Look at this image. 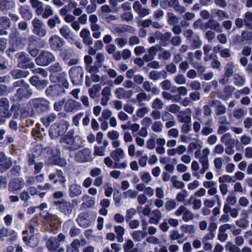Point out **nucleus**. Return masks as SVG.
<instances>
[{
    "mask_svg": "<svg viewBox=\"0 0 252 252\" xmlns=\"http://www.w3.org/2000/svg\"><path fill=\"white\" fill-rule=\"evenodd\" d=\"M225 248L226 251H228L230 252H240V249L230 242H228L226 243Z\"/></svg>",
    "mask_w": 252,
    "mask_h": 252,
    "instance_id": "864d4df0",
    "label": "nucleus"
},
{
    "mask_svg": "<svg viewBox=\"0 0 252 252\" xmlns=\"http://www.w3.org/2000/svg\"><path fill=\"white\" fill-rule=\"evenodd\" d=\"M59 156L60 152L57 150V159L55 160V163L61 167L66 166L67 164L66 160L63 158H62Z\"/></svg>",
    "mask_w": 252,
    "mask_h": 252,
    "instance_id": "603ef678",
    "label": "nucleus"
},
{
    "mask_svg": "<svg viewBox=\"0 0 252 252\" xmlns=\"http://www.w3.org/2000/svg\"><path fill=\"white\" fill-rule=\"evenodd\" d=\"M77 221L78 224L83 228H87L90 224V221L88 219L87 214H80L77 218Z\"/></svg>",
    "mask_w": 252,
    "mask_h": 252,
    "instance_id": "412c9836",
    "label": "nucleus"
},
{
    "mask_svg": "<svg viewBox=\"0 0 252 252\" xmlns=\"http://www.w3.org/2000/svg\"><path fill=\"white\" fill-rule=\"evenodd\" d=\"M200 165L198 162L196 160H193L191 163V170L192 172V175L197 179H200V176L199 175L198 171Z\"/></svg>",
    "mask_w": 252,
    "mask_h": 252,
    "instance_id": "2f4dec72",
    "label": "nucleus"
},
{
    "mask_svg": "<svg viewBox=\"0 0 252 252\" xmlns=\"http://www.w3.org/2000/svg\"><path fill=\"white\" fill-rule=\"evenodd\" d=\"M205 27L214 30L217 32H222V29L220 24L218 22L213 19H211L206 23Z\"/></svg>",
    "mask_w": 252,
    "mask_h": 252,
    "instance_id": "4be33fe9",
    "label": "nucleus"
},
{
    "mask_svg": "<svg viewBox=\"0 0 252 252\" xmlns=\"http://www.w3.org/2000/svg\"><path fill=\"white\" fill-rule=\"evenodd\" d=\"M30 83L38 89H44L47 84V81L46 80H40L39 77L36 76H32L30 78Z\"/></svg>",
    "mask_w": 252,
    "mask_h": 252,
    "instance_id": "f3484780",
    "label": "nucleus"
},
{
    "mask_svg": "<svg viewBox=\"0 0 252 252\" xmlns=\"http://www.w3.org/2000/svg\"><path fill=\"white\" fill-rule=\"evenodd\" d=\"M135 31V29L130 26L124 25L118 28L119 32L134 33Z\"/></svg>",
    "mask_w": 252,
    "mask_h": 252,
    "instance_id": "de8ad7c7",
    "label": "nucleus"
},
{
    "mask_svg": "<svg viewBox=\"0 0 252 252\" xmlns=\"http://www.w3.org/2000/svg\"><path fill=\"white\" fill-rule=\"evenodd\" d=\"M25 186V182L22 178H15L9 183L8 190L15 193L22 189Z\"/></svg>",
    "mask_w": 252,
    "mask_h": 252,
    "instance_id": "6e6552de",
    "label": "nucleus"
},
{
    "mask_svg": "<svg viewBox=\"0 0 252 252\" xmlns=\"http://www.w3.org/2000/svg\"><path fill=\"white\" fill-rule=\"evenodd\" d=\"M63 43V39L57 35H52L49 39V44L51 49L56 51L61 50Z\"/></svg>",
    "mask_w": 252,
    "mask_h": 252,
    "instance_id": "1a4fd4ad",
    "label": "nucleus"
},
{
    "mask_svg": "<svg viewBox=\"0 0 252 252\" xmlns=\"http://www.w3.org/2000/svg\"><path fill=\"white\" fill-rule=\"evenodd\" d=\"M163 106V103L162 100L158 98H156L152 104V107L155 109H161Z\"/></svg>",
    "mask_w": 252,
    "mask_h": 252,
    "instance_id": "680f3d73",
    "label": "nucleus"
},
{
    "mask_svg": "<svg viewBox=\"0 0 252 252\" xmlns=\"http://www.w3.org/2000/svg\"><path fill=\"white\" fill-rule=\"evenodd\" d=\"M54 14V11L50 5H46L44 9L42 17L44 19H47Z\"/></svg>",
    "mask_w": 252,
    "mask_h": 252,
    "instance_id": "a18cd8bd",
    "label": "nucleus"
},
{
    "mask_svg": "<svg viewBox=\"0 0 252 252\" xmlns=\"http://www.w3.org/2000/svg\"><path fill=\"white\" fill-rule=\"evenodd\" d=\"M150 111L148 107H143L138 109L136 112V115L139 118H143L145 115L148 114Z\"/></svg>",
    "mask_w": 252,
    "mask_h": 252,
    "instance_id": "5fc2aeb1",
    "label": "nucleus"
},
{
    "mask_svg": "<svg viewBox=\"0 0 252 252\" xmlns=\"http://www.w3.org/2000/svg\"><path fill=\"white\" fill-rule=\"evenodd\" d=\"M11 236V239L14 240L17 236V233L12 229L2 227L0 229V240H3L5 237Z\"/></svg>",
    "mask_w": 252,
    "mask_h": 252,
    "instance_id": "4468645a",
    "label": "nucleus"
},
{
    "mask_svg": "<svg viewBox=\"0 0 252 252\" xmlns=\"http://www.w3.org/2000/svg\"><path fill=\"white\" fill-rule=\"evenodd\" d=\"M46 246L51 252H64L63 248H59L60 244L55 237H51L46 242Z\"/></svg>",
    "mask_w": 252,
    "mask_h": 252,
    "instance_id": "f8f14e48",
    "label": "nucleus"
},
{
    "mask_svg": "<svg viewBox=\"0 0 252 252\" xmlns=\"http://www.w3.org/2000/svg\"><path fill=\"white\" fill-rule=\"evenodd\" d=\"M75 160L80 163L92 161L93 158L91 150L89 148H84L78 151L75 154Z\"/></svg>",
    "mask_w": 252,
    "mask_h": 252,
    "instance_id": "423d86ee",
    "label": "nucleus"
},
{
    "mask_svg": "<svg viewBox=\"0 0 252 252\" xmlns=\"http://www.w3.org/2000/svg\"><path fill=\"white\" fill-rule=\"evenodd\" d=\"M179 22L178 18L173 13H167V22L170 25L177 24Z\"/></svg>",
    "mask_w": 252,
    "mask_h": 252,
    "instance_id": "c03bdc74",
    "label": "nucleus"
},
{
    "mask_svg": "<svg viewBox=\"0 0 252 252\" xmlns=\"http://www.w3.org/2000/svg\"><path fill=\"white\" fill-rule=\"evenodd\" d=\"M115 95L118 99H126L133 95V92L130 90H126L124 88H117L114 92Z\"/></svg>",
    "mask_w": 252,
    "mask_h": 252,
    "instance_id": "ddd939ff",
    "label": "nucleus"
},
{
    "mask_svg": "<svg viewBox=\"0 0 252 252\" xmlns=\"http://www.w3.org/2000/svg\"><path fill=\"white\" fill-rule=\"evenodd\" d=\"M110 156L114 159L115 162H119L125 158V151L121 148H118L111 153Z\"/></svg>",
    "mask_w": 252,
    "mask_h": 252,
    "instance_id": "2eb2a0df",
    "label": "nucleus"
},
{
    "mask_svg": "<svg viewBox=\"0 0 252 252\" xmlns=\"http://www.w3.org/2000/svg\"><path fill=\"white\" fill-rule=\"evenodd\" d=\"M55 60V56L50 52L42 51L35 60L36 63L40 66H46Z\"/></svg>",
    "mask_w": 252,
    "mask_h": 252,
    "instance_id": "20e7f679",
    "label": "nucleus"
},
{
    "mask_svg": "<svg viewBox=\"0 0 252 252\" xmlns=\"http://www.w3.org/2000/svg\"><path fill=\"white\" fill-rule=\"evenodd\" d=\"M60 33L65 39L69 40L74 39L73 33L71 32L70 28L67 25H64L60 30Z\"/></svg>",
    "mask_w": 252,
    "mask_h": 252,
    "instance_id": "aec40b11",
    "label": "nucleus"
},
{
    "mask_svg": "<svg viewBox=\"0 0 252 252\" xmlns=\"http://www.w3.org/2000/svg\"><path fill=\"white\" fill-rule=\"evenodd\" d=\"M140 177L141 180L146 184H148L152 180V177L150 173L147 171H143L140 173Z\"/></svg>",
    "mask_w": 252,
    "mask_h": 252,
    "instance_id": "a19ab883",
    "label": "nucleus"
},
{
    "mask_svg": "<svg viewBox=\"0 0 252 252\" xmlns=\"http://www.w3.org/2000/svg\"><path fill=\"white\" fill-rule=\"evenodd\" d=\"M33 26L32 32L40 37H44L47 34V31L43 21L37 18H34L32 22Z\"/></svg>",
    "mask_w": 252,
    "mask_h": 252,
    "instance_id": "39448f33",
    "label": "nucleus"
},
{
    "mask_svg": "<svg viewBox=\"0 0 252 252\" xmlns=\"http://www.w3.org/2000/svg\"><path fill=\"white\" fill-rule=\"evenodd\" d=\"M192 201L193 205L192 208L194 210H198L201 208L202 202L200 199H196L191 196L189 200V203L190 204Z\"/></svg>",
    "mask_w": 252,
    "mask_h": 252,
    "instance_id": "ea45409f",
    "label": "nucleus"
},
{
    "mask_svg": "<svg viewBox=\"0 0 252 252\" xmlns=\"http://www.w3.org/2000/svg\"><path fill=\"white\" fill-rule=\"evenodd\" d=\"M171 182L174 187L177 189H182L185 186V184L182 181L179 180L177 177L176 176L172 177L171 179Z\"/></svg>",
    "mask_w": 252,
    "mask_h": 252,
    "instance_id": "72a5a7b5",
    "label": "nucleus"
},
{
    "mask_svg": "<svg viewBox=\"0 0 252 252\" xmlns=\"http://www.w3.org/2000/svg\"><path fill=\"white\" fill-rule=\"evenodd\" d=\"M177 207V203L173 199H170L165 202L164 207L167 211H171Z\"/></svg>",
    "mask_w": 252,
    "mask_h": 252,
    "instance_id": "37998d69",
    "label": "nucleus"
},
{
    "mask_svg": "<svg viewBox=\"0 0 252 252\" xmlns=\"http://www.w3.org/2000/svg\"><path fill=\"white\" fill-rule=\"evenodd\" d=\"M152 214L153 216L149 219V223L156 225L158 224L162 217L161 211L158 209H154L152 211Z\"/></svg>",
    "mask_w": 252,
    "mask_h": 252,
    "instance_id": "a211bd4d",
    "label": "nucleus"
},
{
    "mask_svg": "<svg viewBox=\"0 0 252 252\" xmlns=\"http://www.w3.org/2000/svg\"><path fill=\"white\" fill-rule=\"evenodd\" d=\"M177 118L178 121L182 123L187 124L191 122L190 116L185 114L183 111L179 112Z\"/></svg>",
    "mask_w": 252,
    "mask_h": 252,
    "instance_id": "c9c22d12",
    "label": "nucleus"
},
{
    "mask_svg": "<svg viewBox=\"0 0 252 252\" xmlns=\"http://www.w3.org/2000/svg\"><path fill=\"white\" fill-rule=\"evenodd\" d=\"M200 147V141L198 139H195L193 140L188 146V150L189 151H193L195 149Z\"/></svg>",
    "mask_w": 252,
    "mask_h": 252,
    "instance_id": "6e6d98bb",
    "label": "nucleus"
},
{
    "mask_svg": "<svg viewBox=\"0 0 252 252\" xmlns=\"http://www.w3.org/2000/svg\"><path fill=\"white\" fill-rule=\"evenodd\" d=\"M60 143L66 149L76 150L83 146L84 141L82 138L78 135L74 137L65 136L60 139Z\"/></svg>",
    "mask_w": 252,
    "mask_h": 252,
    "instance_id": "f257e3e1",
    "label": "nucleus"
},
{
    "mask_svg": "<svg viewBox=\"0 0 252 252\" xmlns=\"http://www.w3.org/2000/svg\"><path fill=\"white\" fill-rule=\"evenodd\" d=\"M0 25L1 27L4 29L9 28L10 26V21L7 17H2L0 18Z\"/></svg>",
    "mask_w": 252,
    "mask_h": 252,
    "instance_id": "4d7b16f0",
    "label": "nucleus"
},
{
    "mask_svg": "<svg viewBox=\"0 0 252 252\" xmlns=\"http://www.w3.org/2000/svg\"><path fill=\"white\" fill-rule=\"evenodd\" d=\"M70 77L72 82L75 84H79L83 77V68L80 66H75L70 69Z\"/></svg>",
    "mask_w": 252,
    "mask_h": 252,
    "instance_id": "0eeeda50",
    "label": "nucleus"
},
{
    "mask_svg": "<svg viewBox=\"0 0 252 252\" xmlns=\"http://www.w3.org/2000/svg\"><path fill=\"white\" fill-rule=\"evenodd\" d=\"M115 43L119 48H123L127 43V39L124 37H118L115 40Z\"/></svg>",
    "mask_w": 252,
    "mask_h": 252,
    "instance_id": "052dcab7",
    "label": "nucleus"
},
{
    "mask_svg": "<svg viewBox=\"0 0 252 252\" xmlns=\"http://www.w3.org/2000/svg\"><path fill=\"white\" fill-rule=\"evenodd\" d=\"M147 236V234L141 230H136L133 232L132 237L137 241H140Z\"/></svg>",
    "mask_w": 252,
    "mask_h": 252,
    "instance_id": "58836bf2",
    "label": "nucleus"
},
{
    "mask_svg": "<svg viewBox=\"0 0 252 252\" xmlns=\"http://www.w3.org/2000/svg\"><path fill=\"white\" fill-rule=\"evenodd\" d=\"M151 99V96L147 95L144 92H141L138 94L136 95V102L139 105L143 104L144 101H149Z\"/></svg>",
    "mask_w": 252,
    "mask_h": 252,
    "instance_id": "c756f323",
    "label": "nucleus"
},
{
    "mask_svg": "<svg viewBox=\"0 0 252 252\" xmlns=\"http://www.w3.org/2000/svg\"><path fill=\"white\" fill-rule=\"evenodd\" d=\"M211 106L215 105L216 109L215 113L217 115H221L225 113L226 107L224 105H222L221 103L218 100H213L209 103Z\"/></svg>",
    "mask_w": 252,
    "mask_h": 252,
    "instance_id": "dca6fc26",
    "label": "nucleus"
},
{
    "mask_svg": "<svg viewBox=\"0 0 252 252\" xmlns=\"http://www.w3.org/2000/svg\"><path fill=\"white\" fill-rule=\"evenodd\" d=\"M137 210L138 211L142 210V213L146 216H149V215L151 213V209L149 205H146L144 207L140 206H138L137 208Z\"/></svg>",
    "mask_w": 252,
    "mask_h": 252,
    "instance_id": "bf43d9fd",
    "label": "nucleus"
},
{
    "mask_svg": "<svg viewBox=\"0 0 252 252\" xmlns=\"http://www.w3.org/2000/svg\"><path fill=\"white\" fill-rule=\"evenodd\" d=\"M105 148L102 146H95L94 147V155L95 156L103 157L105 156Z\"/></svg>",
    "mask_w": 252,
    "mask_h": 252,
    "instance_id": "49530a36",
    "label": "nucleus"
},
{
    "mask_svg": "<svg viewBox=\"0 0 252 252\" xmlns=\"http://www.w3.org/2000/svg\"><path fill=\"white\" fill-rule=\"evenodd\" d=\"M244 23L245 24L248 26H251V23H252V12H247L244 15Z\"/></svg>",
    "mask_w": 252,
    "mask_h": 252,
    "instance_id": "338daca9",
    "label": "nucleus"
},
{
    "mask_svg": "<svg viewBox=\"0 0 252 252\" xmlns=\"http://www.w3.org/2000/svg\"><path fill=\"white\" fill-rule=\"evenodd\" d=\"M69 126L67 121L62 122L58 126H52L50 129L49 134L52 139H56L58 136L63 135L65 133Z\"/></svg>",
    "mask_w": 252,
    "mask_h": 252,
    "instance_id": "7ed1b4c3",
    "label": "nucleus"
},
{
    "mask_svg": "<svg viewBox=\"0 0 252 252\" xmlns=\"http://www.w3.org/2000/svg\"><path fill=\"white\" fill-rule=\"evenodd\" d=\"M29 87V85H26L25 86H23L22 88H19L17 90L18 96L20 98L30 96L31 93L28 90Z\"/></svg>",
    "mask_w": 252,
    "mask_h": 252,
    "instance_id": "7c9ffc66",
    "label": "nucleus"
},
{
    "mask_svg": "<svg viewBox=\"0 0 252 252\" xmlns=\"http://www.w3.org/2000/svg\"><path fill=\"white\" fill-rule=\"evenodd\" d=\"M38 226V222L36 219H33L28 224V228L31 234L34 233L36 227Z\"/></svg>",
    "mask_w": 252,
    "mask_h": 252,
    "instance_id": "8fccbe9b",
    "label": "nucleus"
},
{
    "mask_svg": "<svg viewBox=\"0 0 252 252\" xmlns=\"http://www.w3.org/2000/svg\"><path fill=\"white\" fill-rule=\"evenodd\" d=\"M82 109V104L72 99H68L64 103V110L66 112L77 111Z\"/></svg>",
    "mask_w": 252,
    "mask_h": 252,
    "instance_id": "9b49d317",
    "label": "nucleus"
},
{
    "mask_svg": "<svg viewBox=\"0 0 252 252\" xmlns=\"http://www.w3.org/2000/svg\"><path fill=\"white\" fill-rule=\"evenodd\" d=\"M49 180L53 181L54 184L60 183L64 185L66 182V178L62 170H57L56 171L50 173L48 176Z\"/></svg>",
    "mask_w": 252,
    "mask_h": 252,
    "instance_id": "9d476101",
    "label": "nucleus"
},
{
    "mask_svg": "<svg viewBox=\"0 0 252 252\" xmlns=\"http://www.w3.org/2000/svg\"><path fill=\"white\" fill-rule=\"evenodd\" d=\"M193 218V214L189 209L187 210V211L185 212L184 215H183L182 216V220L185 222H188L189 221L192 220Z\"/></svg>",
    "mask_w": 252,
    "mask_h": 252,
    "instance_id": "e2e57ef3",
    "label": "nucleus"
},
{
    "mask_svg": "<svg viewBox=\"0 0 252 252\" xmlns=\"http://www.w3.org/2000/svg\"><path fill=\"white\" fill-rule=\"evenodd\" d=\"M138 195V192L133 189H129L123 192L124 199H134Z\"/></svg>",
    "mask_w": 252,
    "mask_h": 252,
    "instance_id": "e433bc0d",
    "label": "nucleus"
},
{
    "mask_svg": "<svg viewBox=\"0 0 252 252\" xmlns=\"http://www.w3.org/2000/svg\"><path fill=\"white\" fill-rule=\"evenodd\" d=\"M23 239L27 245H29L32 247H34L37 246L39 242L38 237L37 235H32L30 236L28 241V238L27 237H24Z\"/></svg>",
    "mask_w": 252,
    "mask_h": 252,
    "instance_id": "393cba45",
    "label": "nucleus"
},
{
    "mask_svg": "<svg viewBox=\"0 0 252 252\" xmlns=\"http://www.w3.org/2000/svg\"><path fill=\"white\" fill-rule=\"evenodd\" d=\"M69 191L71 197L77 196L82 193V188L79 185L73 184L69 186Z\"/></svg>",
    "mask_w": 252,
    "mask_h": 252,
    "instance_id": "b1692460",
    "label": "nucleus"
},
{
    "mask_svg": "<svg viewBox=\"0 0 252 252\" xmlns=\"http://www.w3.org/2000/svg\"><path fill=\"white\" fill-rule=\"evenodd\" d=\"M46 220L51 226L56 225L59 221L57 216L55 215H49L46 216Z\"/></svg>",
    "mask_w": 252,
    "mask_h": 252,
    "instance_id": "13d9d810",
    "label": "nucleus"
},
{
    "mask_svg": "<svg viewBox=\"0 0 252 252\" xmlns=\"http://www.w3.org/2000/svg\"><path fill=\"white\" fill-rule=\"evenodd\" d=\"M181 107L176 104H172L167 107V110L171 113L176 114L180 111Z\"/></svg>",
    "mask_w": 252,
    "mask_h": 252,
    "instance_id": "69168bd1",
    "label": "nucleus"
},
{
    "mask_svg": "<svg viewBox=\"0 0 252 252\" xmlns=\"http://www.w3.org/2000/svg\"><path fill=\"white\" fill-rule=\"evenodd\" d=\"M163 124L159 121H155L152 124L151 128L152 130L156 132H160L162 130Z\"/></svg>",
    "mask_w": 252,
    "mask_h": 252,
    "instance_id": "09e8293b",
    "label": "nucleus"
},
{
    "mask_svg": "<svg viewBox=\"0 0 252 252\" xmlns=\"http://www.w3.org/2000/svg\"><path fill=\"white\" fill-rule=\"evenodd\" d=\"M234 83L237 86H243L245 83V79L238 74L234 75Z\"/></svg>",
    "mask_w": 252,
    "mask_h": 252,
    "instance_id": "3c124183",
    "label": "nucleus"
},
{
    "mask_svg": "<svg viewBox=\"0 0 252 252\" xmlns=\"http://www.w3.org/2000/svg\"><path fill=\"white\" fill-rule=\"evenodd\" d=\"M29 74L28 71L20 69H15L11 72L12 76L15 79L26 77Z\"/></svg>",
    "mask_w": 252,
    "mask_h": 252,
    "instance_id": "bb28decb",
    "label": "nucleus"
},
{
    "mask_svg": "<svg viewBox=\"0 0 252 252\" xmlns=\"http://www.w3.org/2000/svg\"><path fill=\"white\" fill-rule=\"evenodd\" d=\"M107 136L111 140L119 139L120 133L118 131L113 130L107 133Z\"/></svg>",
    "mask_w": 252,
    "mask_h": 252,
    "instance_id": "0e129e2a",
    "label": "nucleus"
},
{
    "mask_svg": "<svg viewBox=\"0 0 252 252\" xmlns=\"http://www.w3.org/2000/svg\"><path fill=\"white\" fill-rule=\"evenodd\" d=\"M61 23L59 17L55 16L48 20L47 25L50 29H53L56 27V24H60Z\"/></svg>",
    "mask_w": 252,
    "mask_h": 252,
    "instance_id": "79ce46f5",
    "label": "nucleus"
},
{
    "mask_svg": "<svg viewBox=\"0 0 252 252\" xmlns=\"http://www.w3.org/2000/svg\"><path fill=\"white\" fill-rule=\"evenodd\" d=\"M180 228L183 235L184 234H192L195 232L194 227L192 225L184 224L181 225Z\"/></svg>",
    "mask_w": 252,
    "mask_h": 252,
    "instance_id": "473e14b6",
    "label": "nucleus"
},
{
    "mask_svg": "<svg viewBox=\"0 0 252 252\" xmlns=\"http://www.w3.org/2000/svg\"><path fill=\"white\" fill-rule=\"evenodd\" d=\"M82 200L86 201V205L89 208H93L95 204L94 198L88 195H84L82 196Z\"/></svg>",
    "mask_w": 252,
    "mask_h": 252,
    "instance_id": "4c0bfd02",
    "label": "nucleus"
},
{
    "mask_svg": "<svg viewBox=\"0 0 252 252\" xmlns=\"http://www.w3.org/2000/svg\"><path fill=\"white\" fill-rule=\"evenodd\" d=\"M49 102L43 98H37L30 101L31 107L38 113H42L47 110L49 108Z\"/></svg>",
    "mask_w": 252,
    "mask_h": 252,
    "instance_id": "f03ea898",
    "label": "nucleus"
},
{
    "mask_svg": "<svg viewBox=\"0 0 252 252\" xmlns=\"http://www.w3.org/2000/svg\"><path fill=\"white\" fill-rule=\"evenodd\" d=\"M57 118L54 113L50 114L41 118V122L46 127L49 126L50 124L55 121Z\"/></svg>",
    "mask_w": 252,
    "mask_h": 252,
    "instance_id": "c85d7f7f",
    "label": "nucleus"
},
{
    "mask_svg": "<svg viewBox=\"0 0 252 252\" xmlns=\"http://www.w3.org/2000/svg\"><path fill=\"white\" fill-rule=\"evenodd\" d=\"M134 246V243L131 240H127L124 244L123 248L125 252H130Z\"/></svg>",
    "mask_w": 252,
    "mask_h": 252,
    "instance_id": "774afa93",
    "label": "nucleus"
},
{
    "mask_svg": "<svg viewBox=\"0 0 252 252\" xmlns=\"http://www.w3.org/2000/svg\"><path fill=\"white\" fill-rule=\"evenodd\" d=\"M19 12L22 17L26 20H30L32 17V14L29 6L24 5L19 8Z\"/></svg>",
    "mask_w": 252,
    "mask_h": 252,
    "instance_id": "6ab92c4d",
    "label": "nucleus"
},
{
    "mask_svg": "<svg viewBox=\"0 0 252 252\" xmlns=\"http://www.w3.org/2000/svg\"><path fill=\"white\" fill-rule=\"evenodd\" d=\"M114 231L117 234L118 242L120 243L123 242V236L125 233V228L121 225H117L114 227Z\"/></svg>",
    "mask_w": 252,
    "mask_h": 252,
    "instance_id": "cd10ccee",
    "label": "nucleus"
},
{
    "mask_svg": "<svg viewBox=\"0 0 252 252\" xmlns=\"http://www.w3.org/2000/svg\"><path fill=\"white\" fill-rule=\"evenodd\" d=\"M202 154L199 158V161L201 165L209 166L208 156L210 153V151L208 148H205L202 151Z\"/></svg>",
    "mask_w": 252,
    "mask_h": 252,
    "instance_id": "5701e85b",
    "label": "nucleus"
},
{
    "mask_svg": "<svg viewBox=\"0 0 252 252\" xmlns=\"http://www.w3.org/2000/svg\"><path fill=\"white\" fill-rule=\"evenodd\" d=\"M101 89V86L98 84L93 85L88 91L90 97L92 98H95L98 97Z\"/></svg>",
    "mask_w": 252,
    "mask_h": 252,
    "instance_id": "a878e982",
    "label": "nucleus"
},
{
    "mask_svg": "<svg viewBox=\"0 0 252 252\" xmlns=\"http://www.w3.org/2000/svg\"><path fill=\"white\" fill-rule=\"evenodd\" d=\"M236 65L233 63H227L225 67V75L227 77L231 76L235 71Z\"/></svg>",
    "mask_w": 252,
    "mask_h": 252,
    "instance_id": "f704fd0d",
    "label": "nucleus"
}]
</instances>
